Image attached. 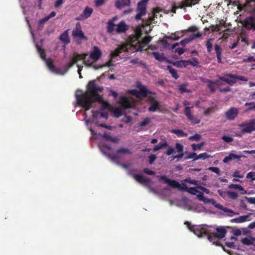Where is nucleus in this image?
I'll return each mask as SVG.
<instances>
[{"mask_svg": "<svg viewBox=\"0 0 255 255\" xmlns=\"http://www.w3.org/2000/svg\"><path fill=\"white\" fill-rule=\"evenodd\" d=\"M104 90L102 87L97 86L95 80L89 82L87 86V90L85 93L80 94H76L75 97L77 104L83 107L85 111L89 110L93 103L96 102H102L100 111H102L107 109L112 108L107 101H103V97L98 94Z\"/></svg>", "mask_w": 255, "mask_h": 255, "instance_id": "f257e3e1", "label": "nucleus"}, {"mask_svg": "<svg viewBox=\"0 0 255 255\" xmlns=\"http://www.w3.org/2000/svg\"><path fill=\"white\" fill-rule=\"evenodd\" d=\"M134 32L135 34L130 35L128 39L133 53L143 50L152 38L151 37L147 36L142 39V31L140 27L137 28Z\"/></svg>", "mask_w": 255, "mask_h": 255, "instance_id": "f03ea898", "label": "nucleus"}, {"mask_svg": "<svg viewBox=\"0 0 255 255\" xmlns=\"http://www.w3.org/2000/svg\"><path fill=\"white\" fill-rule=\"evenodd\" d=\"M157 177L159 178V180L164 181L165 183L173 188H176L179 191H186L192 195H196L199 191L197 187H188L185 183H182L180 184L175 180H171L168 178L165 175H158Z\"/></svg>", "mask_w": 255, "mask_h": 255, "instance_id": "7ed1b4c3", "label": "nucleus"}, {"mask_svg": "<svg viewBox=\"0 0 255 255\" xmlns=\"http://www.w3.org/2000/svg\"><path fill=\"white\" fill-rule=\"evenodd\" d=\"M185 224L187 225L188 229L193 233L199 238L203 237L205 236L208 238V235L210 231L206 228L201 225L191 226L188 222H186Z\"/></svg>", "mask_w": 255, "mask_h": 255, "instance_id": "20e7f679", "label": "nucleus"}, {"mask_svg": "<svg viewBox=\"0 0 255 255\" xmlns=\"http://www.w3.org/2000/svg\"><path fill=\"white\" fill-rule=\"evenodd\" d=\"M217 233L211 234L210 232L208 235V240L210 242H212L217 246H222L220 242L218 239H223L225 237L227 233L226 229L223 228H217Z\"/></svg>", "mask_w": 255, "mask_h": 255, "instance_id": "39448f33", "label": "nucleus"}, {"mask_svg": "<svg viewBox=\"0 0 255 255\" xmlns=\"http://www.w3.org/2000/svg\"><path fill=\"white\" fill-rule=\"evenodd\" d=\"M123 52L133 53V51L131 49V46L128 41L126 44L120 45L114 51H112L110 53V58L113 59Z\"/></svg>", "mask_w": 255, "mask_h": 255, "instance_id": "423d86ee", "label": "nucleus"}, {"mask_svg": "<svg viewBox=\"0 0 255 255\" xmlns=\"http://www.w3.org/2000/svg\"><path fill=\"white\" fill-rule=\"evenodd\" d=\"M226 77H228L229 78H232L233 79L231 80L229 79L228 78H227L225 77H219V79L220 80H222L223 81L225 82L227 84H228L230 86H233L234 84H235L236 83V81L235 80V79H238L242 81H247L248 79L245 77V76H237L234 74H227L225 75Z\"/></svg>", "mask_w": 255, "mask_h": 255, "instance_id": "0eeeda50", "label": "nucleus"}, {"mask_svg": "<svg viewBox=\"0 0 255 255\" xmlns=\"http://www.w3.org/2000/svg\"><path fill=\"white\" fill-rule=\"evenodd\" d=\"M136 11L137 13L135 16V19L136 20L141 19V17L146 13V5L144 1H140L137 3Z\"/></svg>", "mask_w": 255, "mask_h": 255, "instance_id": "6e6552de", "label": "nucleus"}, {"mask_svg": "<svg viewBox=\"0 0 255 255\" xmlns=\"http://www.w3.org/2000/svg\"><path fill=\"white\" fill-rule=\"evenodd\" d=\"M242 23L247 30L255 31V16L247 17Z\"/></svg>", "mask_w": 255, "mask_h": 255, "instance_id": "1a4fd4ad", "label": "nucleus"}, {"mask_svg": "<svg viewBox=\"0 0 255 255\" xmlns=\"http://www.w3.org/2000/svg\"><path fill=\"white\" fill-rule=\"evenodd\" d=\"M132 152L127 148H119L115 153L109 154L108 157L112 160H115L121 158V154H131Z\"/></svg>", "mask_w": 255, "mask_h": 255, "instance_id": "9d476101", "label": "nucleus"}, {"mask_svg": "<svg viewBox=\"0 0 255 255\" xmlns=\"http://www.w3.org/2000/svg\"><path fill=\"white\" fill-rule=\"evenodd\" d=\"M161 11L162 9L158 7L154 8L153 9L152 15L149 16L148 18L143 20V24L146 26L150 25L151 22L154 20L155 17L157 18L158 15H159L160 16H161V14H160V12H161Z\"/></svg>", "mask_w": 255, "mask_h": 255, "instance_id": "9b49d317", "label": "nucleus"}, {"mask_svg": "<svg viewBox=\"0 0 255 255\" xmlns=\"http://www.w3.org/2000/svg\"><path fill=\"white\" fill-rule=\"evenodd\" d=\"M193 108V107H192ZM191 107H186L184 109V114L187 117V119L194 125L198 124L200 123V120L197 117L192 115Z\"/></svg>", "mask_w": 255, "mask_h": 255, "instance_id": "f8f14e48", "label": "nucleus"}, {"mask_svg": "<svg viewBox=\"0 0 255 255\" xmlns=\"http://www.w3.org/2000/svg\"><path fill=\"white\" fill-rule=\"evenodd\" d=\"M88 56L87 53H83V54H78L77 53H74L73 55V58L72 60L74 62V63H77L78 61L80 60H83V63L88 66H90L91 65V63H90L89 60H86L85 59L86 57Z\"/></svg>", "mask_w": 255, "mask_h": 255, "instance_id": "ddd939ff", "label": "nucleus"}, {"mask_svg": "<svg viewBox=\"0 0 255 255\" xmlns=\"http://www.w3.org/2000/svg\"><path fill=\"white\" fill-rule=\"evenodd\" d=\"M72 36L74 38L80 39H84L87 40V37L81 30L80 23H77L75 28L73 30Z\"/></svg>", "mask_w": 255, "mask_h": 255, "instance_id": "4468645a", "label": "nucleus"}, {"mask_svg": "<svg viewBox=\"0 0 255 255\" xmlns=\"http://www.w3.org/2000/svg\"><path fill=\"white\" fill-rule=\"evenodd\" d=\"M239 113V111L238 108L231 107L225 112V115L227 120L233 121L238 116Z\"/></svg>", "mask_w": 255, "mask_h": 255, "instance_id": "2eb2a0df", "label": "nucleus"}, {"mask_svg": "<svg viewBox=\"0 0 255 255\" xmlns=\"http://www.w3.org/2000/svg\"><path fill=\"white\" fill-rule=\"evenodd\" d=\"M128 175L132 176L137 182L140 184L150 183L151 180L148 177H144L141 174H133L131 171H128Z\"/></svg>", "mask_w": 255, "mask_h": 255, "instance_id": "dca6fc26", "label": "nucleus"}, {"mask_svg": "<svg viewBox=\"0 0 255 255\" xmlns=\"http://www.w3.org/2000/svg\"><path fill=\"white\" fill-rule=\"evenodd\" d=\"M240 127L244 128L241 130L242 133H251L253 131H255V127L250 121L249 123H243L239 125Z\"/></svg>", "mask_w": 255, "mask_h": 255, "instance_id": "f3484780", "label": "nucleus"}, {"mask_svg": "<svg viewBox=\"0 0 255 255\" xmlns=\"http://www.w3.org/2000/svg\"><path fill=\"white\" fill-rule=\"evenodd\" d=\"M44 61L46 63L47 67L51 72L57 74H64V73H63L61 70H60L59 69L56 68L55 65L53 64V61L52 59H47Z\"/></svg>", "mask_w": 255, "mask_h": 255, "instance_id": "a211bd4d", "label": "nucleus"}, {"mask_svg": "<svg viewBox=\"0 0 255 255\" xmlns=\"http://www.w3.org/2000/svg\"><path fill=\"white\" fill-rule=\"evenodd\" d=\"M139 91L137 90V93H135L134 95L137 98L146 97L148 94H151L152 93L149 90H147L146 87L144 85H142L140 84L139 86H138Z\"/></svg>", "mask_w": 255, "mask_h": 255, "instance_id": "6ab92c4d", "label": "nucleus"}, {"mask_svg": "<svg viewBox=\"0 0 255 255\" xmlns=\"http://www.w3.org/2000/svg\"><path fill=\"white\" fill-rule=\"evenodd\" d=\"M93 12V9L89 6H87L84 9L83 12L80 14L77 20H82L89 18Z\"/></svg>", "mask_w": 255, "mask_h": 255, "instance_id": "aec40b11", "label": "nucleus"}, {"mask_svg": "<svg viewBox=\"0 0 255 255\" xmlns=\"http://www.w3.org/2000/svg\"><path fill=\"white\" fill-rule=\"evenodd\" d=\"M102 56V52L98 46H94L93 50L90 54V58L94 61H97Z\"/></svg>", "mask_w": 255, "mask_h": 255, "instance_id": "412c9836", "label": "nucleus"}, {"mask_svg": "<svg viewBox=\"0 0 255 255\" xmlns=\"http://www.w3.org/2000/svg\"><path fill=\"white\" fill-rule=\"evenodd\" d=\"M119 103L125 109H129L132 107V103L129 101L128 98L126 96H121Z\"/></svg>", "mask_w": 255, "mask_h": 255, "instance_id": "4be33fe9", "label": "nucleus"}, {"mask_svg": "<svg viewBox=\"0 0 255 255\" xmlns=\"http://www.w3.org/2000/svg\"><path fill=\"white\" fill-rule=\"evenodd\" d=\"M151 101L150 106L148 108V111L150 112H155L157 110H159L160 106L159 102L155 100V98L152 96H150L149 98Z\"/></svg>", "mask_w": 255, "mask_h": 255, "instance_id": "5701e85b", "label": "nucleus"}, {"mask_svg": "<svg viewBox=\"0 0 255 255\" xmlns=\"http://www.w3.org/2000/svg\"><path fill=\"white\" fill-rule=\"evenodd\" d=\"M130 4V0H116L115 2V7L119 9L125 6H129Z\"/></svg>", "mask_w": 255, "mask_h": 255, "instance_id": "b1692460", "label": "nucleus"}, {"mask_svg": "<svg viewBox=\"0 0 255 255\" xmlns=\"http://www.w3.org/2000/svg\"><path fill=\"white\" fill-rule=\"evenodd\" d=\"M128 29V26L126 24L124 20L120 21L117 25V28L115 31L118 33H122L126 32Z\"/></svg>", "mask_w": 255, "mask_h": 255, "instance_id": "393cba45", "label": "nucleus"}, {"mask_svg": "<svg viewBox=\"0 0 255 255\" xmlns=\"http://www.w3.org/2000/svg\"><path fill=\"white\" fill-rule=\"evenodd\" d=\"M175 148L178 153V155H175L173 156V159L178 158L180 159L183 157V146L180 143H176L175 144Z\"/></svg>", "mask_w": 255, "mask_h": 255, "instance_id": "a878e982", "label": "nucleus"}, {"mask_svg": "<svg viewBox=\"0 0 255 255\" xmlns=\"http://www.w3.org/2000/svg\"><path fill=\"white\" fill-rule=\"evenodd\" d=\"M215 50L216 53L217 61L219 63H222V49L221 47L218 45L216 44L215 45Z\"/></svg>", "mask_w": 255, "mask_h": 255, "instance_id": "bb28decb", "label": "nucleus"}, {"mask_svg": "<svg viewBox=\"0 0 255 255\" xmlns=\"http://www.w3.org/2000/svg\"><path fill=\"white\" fill-rule=\"evenodd\" d=\"M249 218V215H244L241 216L238 218H234L231 220V222L232 223H241L245 222L248 220Z\"/></svg>", "mask_w": 255, "mask_h": 255, "instance_id": "cd10ccee", "label": "nucleus"}, {"mask_svg": "<svg viewBox=\"0 0 255 255\" xmlns=\"http://www.w3.org/2000/svg\"><path fill=\"white\" fill-rule=\"evenodd\" d=\"M59 39L64 44H68L70 42L68 32L66 31L60 36Z\"/></svg>", "mask_w": 255, "mask_h": 255, "instance_id": "c85d7f7f", "label": "nucleus"}, {"mask_svg": "<svg viewBox=\"0 0 255 255\" xmlns=\"http://www.w3.org/2000/svg\"><path fill=\"white\" fill-rule=\"evenodd\" d=\"M215 206L219 209H220L222 211H223L224 212H226V213H232L233 214V215H238L239 213H234V212L231 210V209H228V208H227L226 207H224L222 205H221V204H217L215 205Z\"/></svg>", "mask_w": 255, "mask_h": 255, "instance_id": "c756f323", "label": "nucleus"}, {"mask_svg": "<svg viewBox=\"0 0 255 255\" xmlns=\"http://www.w3.org/2000/svg\"><path fill=\"white\" fill-rule=\"evenodd\" d=\"M167 146H168V143L166 141L160 142L153 148V151L154 152L157 151L158 150H159L160 149H162L165 148Z\"/></svg>", "mask_w": 255, "mask_h": 255, "instance_id": "7c9ffc66", "label": "nucleus"}, {"mask_svg": "<svg viewBox=\"0 0 255 255\" xmlns=\"http://www.w3.org/2000/svg\"><path fill=\"white\" fill-rule=\"evenodd\" d=\"M110 111L113 112L114 116L117 118L120 117L123 115L122 110L119 108H112L110 109Z\"/></svg>", "mask_w": 255, "mask_h": 255, "instance_id": "2f4dec72", "label": "nucleus"}, {"mask_svg": "<svg viewBox=\"0 0 255 255\" xmlns=\"http://www.w3.org/2000/svg\"><path fill=\"white\" fill-rule=\"evenodd\" d=\"M206 82L208 83V87L210 90L211 92L214 93L216 91V88L213 85H216L217 84V81L207 80Z\"/></svg>", "mask_w": 255, "mask_h": 255, "instance_id": "473e14b6", "label": "nucleus"}, {"mask_svg": "<svg viewBox=\"0 0 255 255\" xmlns=\"http://www.w3.org/2000/svg\"><path fill=\"white\" fill-rule=\"evenodd\" d=\"M152 55L155 59L157 60L160 62H162L166 60V58L164 57L163 54H160L158 52H153Z\"/></svg>", "mask_w": 255, "mask_h": 255, "instance_id": "72a5a7b5", "label": "nucleus"}, {"mask_svg": "<svg viewBox=\"0 0 255 255\" xmlns=\"http://www.w3.org/2000/svg\"><path fill=\"white\" fill-rule=\"evenodd\" d=\"M171 132L176 134L179 137H185L187 136V133L184 132L182 129H172Z\"/></svg>", "mask_w": 255, "mask_h": 255, "instance_id": "f704fd0d", "label": "nucleus"}, {"mask_svg": "<svg viewBox=\"0 0 255 255\" xmlns=\"http://www.w3.org/2000/svg\"><path fill=\"white\" fill-rule=\"evenodd\" d=\"M116 24L113 22L112 20H109L107 23V32L109 33H112L114 31V27Z\"/></svg>", "mask_w": 255, "mask_h": 255, "instance_id": "c9c22d12", "label": "nucleus"}, {"mask_svg": "<svg viewBox=\"0 0 255 255\" xmlns=\"http://www.w3.org/2000/svg\"><path fill=\"white\" fill-rule=\"evenodd\" d=\"M167 69L169 70L170 73L172 75V76L175 79H177L179 78V75L177 74V71L172 68L171 66H167Z\"/></svg>", "mask_w": 255, "mask_h": 255, "instance_id": "e433bc0d", "label": "nucleus"}, {"mask_svg": "<svg viewBox=\"0 0 255 255\" xmlns=\"http://www.w3.org/2000/svg\"><path fill=\"white\" fill-rule=\"evenodd\" d=\"M173 65L178 67L181 68L182 66L186 67L188 65V64H187L186 60H180L177 61L173 63Z\"/></svg>", "mask_w": 255, "mask_h": 255, "instance_id": "4c0bfd02", "label": "nucleus"}, {"mask_svg": "<svg viewBox=\"0 0 255 255\" xmlns=\"http://www.w3.org/2000/svg\"><path fill=\"white\" fill-rule=\"evenodd\" d=\"M253 238L252 239H249L248 238H244L241 240V242L244 244L248 246L253 245L254 241Z\"/></svg>", "mask_w": 255, "mask_h": 255, "instance_id": "58836bf2", "label": "nucleus"}, {"mask_svg": "<svg viewBox=\"0 0 255 255\" xmlns=\"http://www.w3.org/2000/svg\"><path fill=\"white\" fill-rule=\"evenodd\" d=\"M37 51L40 55L41 58L42 60H43L44 61L46 60L47 59L46 58V54H45L44 50L40 48L37 45Z\"/></svg>", "mask_w": 255, "mask_h": 255, "instance_id": "ea45409f", "label": "nucleus"}, {"mask_svg": "<svg viewBox=\"0 0 255 255\" xmlns=\"http://www.w3.org/2000/svg\"><path fill=\"white\" fill-rule=\"evenodd\" d=\"M130 63L133 64H136L138 65H142L144 67H145L146 64L142 62V61L140 60V59L138 58L133 59L130 60Z\"/></svg>", "mask_w": 255, "mask_h": 255, "instance_id": "a19ab883", "label": "nucleus"}, {"mask_svg": "<svg viewBox=\"0 0 255 255\" xmlns=\"http://www.w3.org/2000/svg\"><path fill=\"white\" fill-rule=\"evenodd\" d=\"M209 157L210 155H209L207 153L204 152L198 155V156L194 158V160H197L200 159H206L209 158Z\"/></svg>", "mask_w": 255, "mask_h": 255, "instance_id": "79ce46f5", "label": "nucleus"}, {"mask_svg": "<svg viewBox=\"0 0 255 255\" xmlns=\"http://www.w3.org/2000/svg\"><path fill=\"white\" fill-rule=\"evenodd\" d=\"M187 85L186 84H183L181 85L179 87V90L181 93H190L191 91L186 88Z\"/></svg>", "mask_w": 255, "mask_h": 255, "instance_id": "37998d69", "label": "nucleus"}, {"mask_svg": "<svg viewBox=\"0 0 255 255\" xmlns=\"http://www.w3.org/2000/svg\"><path fill=\"white\" fill-rule=\"evenodd\" d=\"M184 181L187 183L196 186H199V185L200 184V181L196 180H192L190 178H186Z\"/></svg>", "mask_w": 255, "mask_h": 255, "instance_id": "c03bdc74", "label": "nucleus"}, {"mask_svg": "<svg viewBox=\"0 0 255 255\" xmlns=\"http://www.w3.org/2000/svg\"><path fill=\"white\" fill-rule=\"evenodd\" d=\"M187 64L191 65L193 66H197L199 64V62L196 58H192V60H186Z\"/></svg>", "mask_w": 255, "mask_h": 255, "instance_id": "a18cd8bd", "label": "nucleus"}, {"mask_svg": "<svg viewBox=\"0 0 255 255\" xmlns=\"http://www.w3.org/2000/svg\"><path fill=\"white\" fill-rule=\"evenodd\" d=\"M185 7H191V5L189 4V3H188L186 0H184L183 1L181 2L177 6L178 8H179L181 9Z\"/></svg>", "mask_w": 255, "mask_h": 255, "instance_id": "49530a36", "label": "nucleus"}, {"mask_svg": "<svg viewBox=\"0 0 255 255\" xmlns=\"http://www.w3.org/2000/svg\"><path fill=\"white\" fill-rule=\"evenodd\" d=\"M202 34L200 32H198L196 34H193L190 35L188 37H187L188 40L189 41V42L193 40L196 38H199L201 37Z\"/></svg>", "mask_w": 255, "mask_h": 255, "instance_id": "de8ad7c7", "label": "nucleus"}, {"mask_svg": "<svg viewBox=\"0 0 255 255\" xmlns=\"http://www.w3.org/2000/svg\"><path fill=\"white\" fill-rule=\"evenodd\" d=\"M204 144V142H201L199 144H197L193 143V144H192L191 146L192 147V149L195 151V150L201 149V148L203 146Z\"/></svg>", "mask_w": 255, "mask_h": 255, "instance_id": "09e8293b", "label": "nucleus"}, {"mask_svg": "<svg viewBox=\"0 0 255 255\" xmlns=\"http://www.w3.org/2000/svg\"><path fill=\"white\" fill-rule=\"evenodd\" d=\"M211 39H209L206 42V45L207 47V50L208 52H211L213 49V45L211 42Z\"/></svg>", "mask_w": 255, "mask_h": 255, "instance_id": "8fccbe9b", "label": "nucleus"}, {"mask_svg": "<svg viewBox=\"0 0 255 255\" xmlns=\"http://www.w3.org/2000/svg\"><path fill=\"white\" fill-rule=\"evenodd\" d=\"M201 138V135L199 134L196 133L194 135L189 137V139L192 141H198Z\"/></svg>", "mask_w": 255, "mask_h": 255, "instance_id": "3c124183", "label": "nucleus"}, {"mask_svg": "<svg viewBox=\"0 0 255 255\" xmlns=\"http://www.w3.org/2000/svg\"><path fill=\"white\" fill-rule=\"evenodd\" d=\"M151 121V119L149 118H145L143 121L140 123V127H144L147 125H148Z\"/></svg>", "mask_w": 255, "mask_h": 255, "instance_id": "603ef678", "label": "nucleus"}, {"mask_svg": "<svg viewBox=\"0 0 255 255\" xmlns=\"http://www.w3.org/2000/svg\"><path fill=\"white\" fill-rule=\"evenodd\" d=\"M227 194L230 198L233 199H236L238 197V193L234 191H228Z\"/></svg>", "mask_w": 255, "mask_h": 255, "instance_id": "864d4df0", "label": "nucleus"}, {"mask_svg": "<svg viewBox=\"0 0 255 255\" xmlns=\"http://www.w3.org/2000/svg\"><path fill=\"white\" fill-rule=\"evenodd\" d=\"M246 178L248 179H251V181L253 182L255 180V172H249L246 176Z\"/></svg>", "mask_w": 255, "mask_h": 255, "instance_id": "5fc2aeb1", "label": "nucleus"}, {"mask_svg": "<svg viewBox=\"0 0 255 255\" xmlns=\"http://www.w3.org/2000/svg\"><path fill=\"white\" fill-rule=\"evenodd\" d=\"M75 63H74V62L71 60L70 62H69L68 63H67V64H66L65 65V71L64 72H63L62 71L63 73H64V74L67 72L68 70L71 68L74 64Z\"/></svg>", "mask_w": 255, "mask_h": 255, "instance_id": "6e6d98bb", "label": "nucleus"}, {"mask_svg": "<svg viewBox=\"0 0 255 255\" xmlns=\"http://www.w3.org/2000/svg\"><path fill=\"white\" fill-rule=\"evenodd\" d=\"M94 3L95 6L99 7L105 4V0H95Z\"/></svg>", "mask_w": 255, "mask_h": 255, "instance_id": "4d7b16f0", "label": "nucleus"}, {"mask_svg": "<svg viewBox=\"0 0 255 255\" xmlns=\"http://www.w3.org/2000/svg\"><path fill=\"white\" fill-rule=\"evenodd\" d=\"M209 170L216 173L218 175L220 174V170L217 167H210L208 169Z\"/></svg>", "mask_w": 255, "mask_h": 255, "instance_id": "13d9d810", "label": "nucleus"}, {"mask_svg": "<svg viewBox=\"0 0 255 255\" xmlns=\"http://www.w3.org/2000/svg\"><path fill=\"white\" fill-rule=\"evenodd\" d=\"M157 156L154 154H151L148 156V159H149V163L150 164H152L153 163L154 161L156 159Z\"/></svg>", "mask_w": 255, "mask_h": 255, "instance_id": "bf43d9fd", "label": "nucleus"}, {"mask_svg": "<svg viewBox=\"0 0 255 255\" xmlns=\"http://www.w3.org/2000/svg\"><path fill=\"white\" fill-rule=\"evenodd\" d=\"M243 62L245 63H249L251 62H255V58L253 56H250L247 58L243 60Z\"/></svg>", "mask_w": 255, "mask_h": 255, "instance_id": "052dcab7", "label": "nucleus"}, {"mask_svg": "<svg viewBox=\"0 0 255 255\" xmlns=\"http://www.w3.org/2000/svg\"><path fill=\"white\" fill-rule=\"evenodd\" d=\"M197 193H198V194L197 195V198L200 201L206 202V201H205V198L204 197L203 193L202 192L199 191Z\"/></svg>", "mask_w": 255, "mask_h": 255, "instance_id": "680f3d73", "label": "nucleus"}, {"mask_svg": "<svg viewBox=\"0 0 255 255\" xmlns=\"http://www.w3.org/2000/svg\"><path fill=\"white\" fill-rule=\"evenodd\" d=\"M222 139L227 143H230L233 141V138L232 137L227 135L223 136Z\"/></svg>", "mask_w": 255, "mask_h": 255, "instance_id": "e2e57ef3", "label": "nucleus"}, {"mask_svg": "<svg viewBox=\"0 0 255 255\" xmlns=\"http://www.w3.org/2000/svg\"><path fill=\"white\" fill-rule=\"evenodd\" d=\"M143 172L147 174V175H155V172L153 171H152V170H150L149 169H148V168H145L143 169Z\"/></svg>", "mask_w": 255, "mask_h": 255, "instance_id": "0e129e2a", "label": "nucleus"}, {"mask_svg": "<svg viewBox=\"0 0 255 255\" xmlns=\"http://www.w3.org/2000/svg\"><path fill=\"white\" fill-rule=\"evenodd\" d=\"M230 187L231 188H234V189H239V190H241V191H243L244 190V188L241 185H240L231 184L230 186Z\"/></svg>", "mask_w": 255, "mask_h": 255, "instance_id": "69168bd1", "label": "nucleus"}, {"mask_svg": "<svg viewBox=\"0 0 255 255\" xmlns=\"http://www.w3.org/2000/svg\"><path fill=\"white\" fill-rule=\"evenodd\" d=\"M197 188H198V189L201 190L202 192L205 193L206 194H210L209 190L205 187H204L202 186L199 185V186H197Z\"/></svg>", "mask_w": 255, "mask_h": 255, "instance_id": "338daca9", "label": "nucleus"}, {"mask_svg": "<svg viewBox=\"0 0 255 255\" xmlns=\"http://www.w3.org/2000/svg\"><path fill=\"white\" fill-rule=\"evenodd\" d=\"M246 106H250L249 107V110H252L255 109V103L254 102H251V103H247L245 105Z\"/></svg>", "mask_w": 255, "mask_h": 255, "instance_id": "774afa93", "label": "nucleus"}]
</instances>
